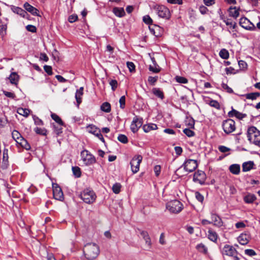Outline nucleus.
<instances>
[{
    "label": "nucleus",
    "mask_w": 260,
    "mask_h": 260,
    "mask_svg": "<svg viewBox=\"0 0 260 260\" xmlns=\"http://www.w3.org/2000/svg\"><path fill=\"white\" fill-rule=\"evenodd\" d=\"M101 109L104 112H109L111 110V105L109 103H104L101 106Z\"/></svg>",
    "instance_id": "obj_39"
},
{
    "label": "nucleus",
    "mask_w": 260,
    "mask_h": 260,
    "mask_svg": "<svg viewBox=\"0 0 260 260\" xmlns=\"http://www.w3.org/2000/svg\"><path fill=\"white\" fill-rule=\"evenodd\" d=\"M19 143L23 148L26 150H29L31 148L30 144L28 143L27 141L23 138L20 139V142Z\"/></svg>",
    "instance_id": "obj_32"
},
{
    "label": "nucleus",
    "mask_w": 260,
    "mask_h": 260,
    "mask_svg": "<svg viewBox=\"0 0 260 260\" xmlns=\"http://www.w3.org/2000/svg\"><path fill=\"white\" fill-rule=\"evenodd\" d=\"M256 199V196L251 193H248L244 198V201L245 203L248 204H251L253 203Z\"/></svg>",
    "instance_id": "obj_27"
},
{
    "label": "nucleus",
    "mask_w": 260,
    "mask_h": 260,
    "mask_svg": "<svg viewBox=\"0 0 260 260\" xmlns=\"http://www.w3.org/2000/svg\"><path fill=\"white\" fill-rule=\"evenodd\" d=\"M109 84L111 86L112 90L113 91H115L116 88L117 87V81L116 80H111L110 81Z\"/></svg>",
    "instance_id": "obj_53"
},
{
    "label": "nucleus",
    "mask_w": 260,
    "mask_h": 260,
    "mask_svg": "<svg viewBox=\"0 0 260 260\" xmlns=\"http://www.w3.org/2000/svg\"><path fill=\"white\" fill-rule=\"evenodd\" d=\"M3 93L5 95H6L7 97L11 98V99H14L15 98V94L13 92H9L7 91H3Z\"/></svg>",
    "instance_id": "obj_59"
},
{
    "label": "nucleus",
    "mask_w": 260,
    "mask_h": 260,
    "mask_svg": "<svg viewBox=\"0 0 260 260\" xmlns=\"http://www.w3.org/2000/svg\"><path fill=\"white\" fill-rule=\"evenodd\" d=\"M119 104H120V107L121 109H123L124 108L125 106V96H122L120 99H119Z\"/></svg>",
    "instance_id": "obj_58"
},
{
    "label": "nucleus",
    "mask_w": 260,
    "mask_h": 260,
    "mask_svg": "<svg viewBox=\"0 0 260 260\" xmlns=\"http://www.w3.org/2000/svg\"><path fill=\"white\" fill-rule=\"evenodd\" d=\"M157 15L159 17L169 19L170 16L169 10L165 6H159L157 8Z\"/></svg>",
    "instance_id": "obj_12"
},
{
    "label": "nucleus",
    "mask_w": 260,
    "mask_h": 260,
    "mask_svg": "<svg viewBox=\"0 0 260 260\" xmlns=\"http://www.w3.org/2000/svg\"><path fill=\"white\" fill-rule=\"evenodd\" d=\"M175 79L177 82L180 83L186 84L188 82V80L186 78L181 76H176Z\"/></svg>",
    "instance_id": "obj_50"
},
{
    "label": "nucleus",
    "mask_w": 260,
    "mask_h": 260,
    "mask_svg": "<svg viewBox=\"0 0 260 260\" xmlns=\"http://www.w3.org/2000/svg\"><path fill=\"white\" fill-rule=\"evenodd\" d=\"M9 79L11 84L17 85L19 81V76L17 73L14 72L11 74Z\"/></svg>",
    "instance_id": "obj_26"
},
{
    "label": "nucleus",
    "mask_w": 260,
    "mask_h": 260,
    "mask_svg": "<svg viewBox=\"0 0 260 260\" xmlns=\"http://www.w3.org/2000/svg\"><path fill=\"white\" fill-rule=\"evenodd\" d=\"M11 9L14 13H16V14L21 16L22 17H23L24 18L26 16V15H28L27 12L21 8L13 6L11 8Z\"/></svg>",
    "instance_id": "obj_22"
},
{
    "label": "nucleus",
    "mask_w": 260,
    "mask_h": 260,
    "mask_svg": "<svg viewBox=\"0 0 260 260\" xmlns=\"http://www.w3.org/2000/svg\"><path fill=\"white\" fill-rule=\"evenodd\" d=\"M113 12L119 17H123L125 15L124 9L122 8H114L113 9Z\"/></svg>",
    "instance_id": "obj_30"
},
{
    "label": "nucleus",
    "mask_w": 260,
    "mask_h": 260,
    "mask_svg": "<svg viewBox=\"0 0 260 260\" xmlns=\"http://www.w3.org/2000/svg\"><path fill=\"white\" fill-rule=\"evenodd\" d=\"M32 116V119L34 121V123L37 125H43L44 122L43 121L39 118L36 115H31Z\"/></svg>",
    "instance_id": "obj_42"
},
{
    "label": "nucleus",
    "mask_w": 260,
    "mask_h": 260,
    "mask_svg": "<svg viewBox=\"0 0 260 260\" xmlns=\"http://www.w3.org/2000/svg\"><path fill=\"white\" fill-rule=\"evenodd\" d=\"M152 60L154 63H155V60L154 59H152ZM154 67L151 65H150L149 66V70L153 73H157L159 72L160 71L159 67L158 65L155 64V63H154Z\"/></svg>",
    "instance_id": "obj_40"
},
{
    "label": "nucleus",
    "mask_w": 260,
    "mask_h": 260,
    "mask_svg": "<svg viewBox=\"0 0 260 260\" xmlns=\"http://www.w3.org/2000/svg\"><path fill=\"white\" fill-rule=\"evenodd\" d=\"M7 31V25H0V35L4 37L6 34Z\"/></svg>",
    "instance_id": "obj_54"
},
{
    "label": "nucleus",
    "mask_w": 260,
    "mask_h": 260,
    "mask_svg": "<svg viewBox=\"0 0 260 260\" xmlns=\"http://www.w3.org/2000/svg\"><path fill=\"white\" fill-rule=\"evenodd\" d=\"M34 132L38 135L41 136H47V130L45 128H41L39 127H36L34 129Z\"/></svg>",
    "instance_id": "obj_33"
},
{
    "label": "nucleus",
    "mask_w": 260,
    "mask_h": 260,
    "mask_svg": "<svg viewBox=\"0 0 260 260\" xmlns=\"http://www.w3.org/2000/svg\"><path fill=\"white\" fill-rule=\"evenodd\" d=\"M245 253L250 256L256 255L255 252L253 249H247L245 250Z\"/></svg>",
    "instance_id": "obj_61"
},
{
    "label": "nucleus",
    "mask_w": 260,
    "mask_h": 260,
    "mask_svg": "<svg viewBox=\"0 0 260 260\" xmlns=\"http://www.w3.org/2000/svg\"><path fill=\"white\" fill-rule=\"evenodd\" d=\"M211 218L214 224L220 226L222 225V221L220 218L216 214H212Z\"/></svg>",
    "instance_id": "obj_31"
},
{
    "label": "nucleus",
    "mask_w": 260,
    "mask_h": 260,
    "mask_svg": "<svg viewBox=\"0 0 260 260\" xmlns=\"http://www.w3.org/2000/svg\"><path fill=\"white\" fill-rule=\"evenodd\" d=\"M17 114H22L23 112V114H29L30 113V110L28 109H23L22 108H19L17 109Z\"/></svg>",
    "instance_id": "obj_55"
},
{
    "label": "nucleus",
    "mask_w": 260,
    "mask_h": 260,
    "mask_svg": "<svg viewBox=\"0 0 260 260\" xmlns=\"http://www.w3.org/2000/svg\"><path fill=\"white\" fill-rule=\"evenodd\" d=\"M206 178V175L204 172L198 170L193 175V181L198 182L201 185H203Z\"/></svg>",
    "instance_id": "obj_9"
},
{
    "label": "nucleus",
    "mask_w": 260,
    "mask_h": 260,
    "mask_svg": "<svg viewBox=\"0 0 260 260\" xmlns=\"http://www.w3.org/2000/svg\"><path fill=\"white\" fill-rule=\"evenodd\" d=\"M235 124V121L231 119L224 120L222 124L224 132L226 134H229L234 131L236 128Z\"/></svg>",
    "instance_id": "obj_5"
},
{
    "label": "nucleus",
    "mask_w": 260,
    "mask_h": 260,
    "mask_svg": "<svg viewBox=\"0 0 260 260\" xmlns=\"http://www.w3.org/2000/svg\"><path fill=\"white\" fill-rule=\"evenodd\" d=\"M139 231L141 235L143 237V238L145 241L146 244H147L148 247L150 248L151 245V242L150 238L148 235V232L145 231H141L140 230Z\"/></svg>",
    "instance_id": "obj_21"
},
{
    "label": "nucleus",
    "mask_w": 260,
    "mask_h": 260,
    "mask_svg": "<svg viewBox=\"0 0 260 260\" xmlns=\"http://www.w3.org/2000/svg\"><path fill=\"white\" fill-rule=\"evenodd\" d=\"M117 139L119 141L123 144H126L128 142L127 137L125 135L123 134L119 135Z\"/></svg>",
    "instance_id": "obj_46"
},
{
    "label": "nucleus",
    "mask_w": 260,
    "mask_h": 260,
    "mask_svg": "<svg viewBox=\"0 0 260 260\" xmlns=\"http://www.w3.org/2000/svg\"><path fill=\"white\" fill-rule=\"evenodd\" d=\"M259 131L254 126L250 127L247 131V137L250 142H252L253 136L256 134H258Z\"/></svg>",
    "instance_id": "obj_17"
},
{
    "label": "nucleus",
    "mask_w": 260,
    "mask_h": 260,
    "mask_svg": "<svg viewBox=\"0 0 260 260\" xmlns=\"http://www.w3.org/2000/svg\"><path fill=\"white\" fill-rule=\"evenodd\" d=\"M152 93L160 99H163L164 98L162 91L158 88H153L152 90Z\"/></svg>",
    "instance_id": "obj_35"
},
{
    "label": "nucleus",
    "mask_w": 260,
    "mask_h": 260,
    "mask_svg": "<svg viewBox=\"0 0 260 260\" xmlns=\"http://www.w3.org/2000/svg\"><path fill=\"white\" fill-rule=\"evenodd\" d=\"M142 156L141 155L134 157L131 162V170L133 173H137L139 170L140 164L142 160Z\"/></svg>",
    "instance_id": "obj_7"
},
{
    "label": "nucleus",
    "mask_w": 260,
    "mask_h": 260,
    "mask_svg": "<svg viewBox=\"0 0 260 260\" xmlns=\"http://www.w3.org/2000/svg\"><path fill=\"white\" fill-rule=\"evenodd\" d=\"M83 94V87H81L79 89H77L75 94V98L77 103V105L82 102V96Z\"/></svg>",
    "instance_id": "obj_23"
},
{
    "label": "nucleus",
    "mask_w": 260,
    "mask_h": 260,
    "mask_svg": "<svg viewBox=\"0 0 260 260\" xmlns=\"http://www.w3.org/2000/svg\"><path fill=\"white\" fill-rule=\"evenodd\" d=\"M81 157L86 165H89L95 162V157L86 150L81 151Z\"/></svg>",
    "instance_id": "obj_4"
},
{
    "label": "nucleus",
    "mask_w": 260,
    "mask_h": 260,
    "mask_svg": "<svg viewBox=\"0 0 260 260\" xmlns=\"http://www.w3.org/2000/svg\"><path fill=\"white\" fill-rule=\"evenodd\" d=\"M157 78H158L157 76H156V77L150 76L148 77V81L150 84H151V85H154V83L156 82Z\"/></svg>",
    "instance_id": "obj_63"
},
{
    "label": "nucleus",
    "mask_w": 260,
    "mask_h": 260,
    "mask_svg": "<svg viewBox=\"0 0 260 260\" xmlns=\"http://www.w3.org/2000/svg\"><path fill=\"white\" fill-rule=\"evenodd\" d=\"M121 185L119 183H116L112 186V190L116 194L119 193L120 191Z\"/></svg>",
    "instance_id": "obj_43"
},
{
    "label": "nucleus",
    "mask_w": 260,
    "mask_h": 260,
    "mask_svg": "<svg viewBox=\"0 0 260 260\" xmlns=\"http://www.w3.org/2000/svg\"><path fill=\"white\" fill-rule=\"evenodd\" d=\"M183 133L187 136H188V137H193L194 135H195V133L193 131H192V130H191L189 128H184L183 129Z\"/></svg>",
    "instance_id": "obj_49"
},
{
    "label": "nucleus",
    "mask_w": 260,
    "mask_h": 260,
    "mask_svg": "<svg viewBox=\"0 0 260 260\" xmlns=\"http://www.w3.org/2000/svg\"><path fill=\"white\" fill-rule=\"evenodd\" d=\"M254 165V163L253 161L249 160L244 162L242 166V171L244 172L249 171L253 169Z\"/></svg>",
    "instance_id": "obj_19"
},
{
    "label": "nucleus",
    "mask_w": 260,
    "mask_h": 260,
    "mask_svg": "<svg viewBox=\"0 0 260 260\" xmlns=\"http://www.w3.org/2000/svg\"><path fill=\"white\" fill-rule=\"evenodd\" d=\"M239 24L241 27L247 30H253L255 29V27L254 24L246 17L241 18Z\"/></svg>",
    "instance_id": "obj_11"
},
{
    "label": "nucleus",
    "mask_w": 260,
    "mask_h": 260,
    "mask_svg": "<svg viewBox=\"0 0 260 260\" xmlns=\"http://www.w3.org/2000/svg\"><path fill=\"white\" fill-rule=\"evenodd\" d=\"M72 170L73 175L76 178H79L81 176V169L79 167H77V166L72 167Z\"/></svg>",
    "instance_id": "obj_36"
},
{
    "label": "nucleus",
    "mask_w": 260,
    "mask_h": 260,
    "mask_svg": "<svg viewBox=\"0 0 260 260\" xmlns=\"http://www.w3.org/2000/svg\"><path fill=\"white\" fill-rule=\"evenodd\" d=\"M260 94L258 92H253V93H250L247 94L246 95V97L247 99H251V100H255L258 96H259Z\"/></svg>",
    "instance_id": "obj_45"
},
{
    "label": "nucleus",
    "mask_w": 260,
    "mask_h": 260,
    "mask_svg": "<svg viewBox=\"0 0 260 260\" xmlns=\"http://www.w3.org/2000/svg\"><path fill=\"white\" fill-rule=\"evenodd\" d=\"M8 150L4 149L3 151V162L1 165V168L3 170H5L8 168Z\"/></svg>",
    "instance_id": "obj_16"
},
{
    "label": "nucleus",
    "mask_w": 260,
    "mask_h": 260,
    "mask_svg": "<svg viewBox=\"0 0 260 260\" xmlns=\"http://www.w3.org/2000/svg\"><path fill=\"white\" fill-rule=\"evenodd\" d=\"M252 142L255 145L260 146V131L253 136Z\"/></svg>",
    "instance_id": "obj_38"
},
{
    "label": "nucleus",
    "mask_w": 260,
    "mask_h": 260,
    "mask_svg": "<svg viewBox=\"0 0 260 260\" xmlns=\"http://www.w3.org/2000/svg\"><path fill=\"white\" fill-rule=\"evenodd\" d=\"M150 31L156 37L160 36V33H157V31H160L161 28L158 25H154L153 26H149Z\"/></svg>",
    "instance_id": "obj_37"
},
{
    "label": "nucleus",
    "mask_w": 260,
    "mask_h": 260,
    "mask_svg": "<svg viewBox=\"0 0 260 260\" xmlns=\"http://www.w3.org/2000/svg\"><path fill=\"white\" fill-rule=\"evenodd\" d=\"M240 8L236 7H230L228 9V12L230 16L237 18L240 14Z\"/></svg>",
    "instance_id": "obj_18"
},
{
    "label": "nucleus",
    "mask_w": 260,
    "mask_h": 260,
    "mask_svg": "<svg viewBox=\"0 0 260 260\" xmlns=\"http://www.w3.org/2000/svg\"><path fill=\"white\" fill-rule=\"evenodd\" d=\"M157 128V125L153 123L144 125L143 129L145 133H148L151 130H154Z\"/></svg>",
    "instance_id": "obj_29"
},
{
    "label": "nucleus",
    "mask_w": 260,
    "mask_h": 260,
    "mask_svg": "<svg viewBox=\"0 0 260 260\" xmlns=\"http://www.w3.org/2000/svg\"><path fill=\"white\" fill-rule=\"evenodd\" d=\"M185 124L190 128H193L194 126V120L190 115H186Z\"/></svg>",
    "instance_id": "obj_28"
},
{
    "label": "nucleus",
    "mask_w": 260,
    "mask_h": 260,
    "mask_svg": "<svg viewBox=\"0 0 260 260\" xmlns=\"http://www.w3.org/2000/svg\"><path fill=\"white\" fill-rule=\"evenodd\" d=\"M26 28L27 31L31 32H36L37 28L36 26L32 25H28L26 26Z\"/></svg>",
    "instance_id": "obj_60"
},
{
    "label": "nucleus",
    "mask_w": 260,
    "mask_h": 260,
    "mask_svg": "<svg viewBox=\"0 0 260 260\" xmlns=\"http://www.w3.org/2000/svg\"><path fill=\"white\" fill-rule=\"evenodd\" d=\"M51 126L53 129V132L56 135V137H58L62 133V126L60 125H57L55 123H51Z\"/></svg>",
    "instance_id": "obj_20"
},
{
    "label": "nucleus",
    "mask_w": 260,
    "mask_h": 260,
    "mask_svg": "<svg viewBox=\"0 0 260 260\" xmlns=\"http://www.w3.org/2000/svg\"><path fill=\"white\" fill-rule=\"evenodd\" d=\"M184 169L188 172L194 171L198 167L197 161L193 159H188L182 165Z\"/></svg>",
    "instance_id": "obj_8"
},
{
    "label": "nucleus",
    "mask_w": 260,
    "mask_h": 260,
    "mask_svg": "<svg viewBox=\"0 0 260 260\" xmlns=\"http://www.w3.org/2000/svg\"><path fill=\"white\" fill-rule=\"evenodd\" d=\"M83 253L87 259L92 260L98 257V245L93 243H87L83 249Z\"/></svg>",
    "instance_id": "obj_1"
},
{
    "label": "nucleus",
    "mask_w": 260,
    "mask_h": 260,
    "mask_svg": "<svg viewBox=\"0 0 260 260\" xmlns=\"http://www.w3.org/2000/svg\"><path fill=\"white\" fill-rule=\"evenodd\" d=\"M229 170L233 174L238 175L240 172V166L239 164H233L230 166Z\"/></svg>",
    "instance_id": "obj_24"
},
{
    "label": "nucleus",
    "mask_w": 260,
    "mask_h": 260,
    "mask_svg": "<svg viewBox=\"0 0 260 260\" xmlns=\"http://www.w3.org/2000/svg\"><path fill=\"white\" fill-rule=\"evenodd\" d=\"M196 248L199 251L205 254L207 253V247L202 243L198 244L196 246Z\"/></svg>",
    "instance_id": "obj_41"
},
{
    "label": "nucleus",
    "mask_w": 260,
    "mask_h": 260,
    "mask_svg": "<svg viewBox=\"0 0 260 260\" xmlns=\"http://www.w3.org/2000/svg\"><path fill=\"white\" fill-rule=\"evenodd\" d=\"M143 21L147 24H151L152 23V20L149 15H145L143 17Z\"/></svg>",
    "instance_id": "obj_51"
},
{
    "label": "nucleus",
    "mask_w": 260,
    "mask_h": 260,
    "mask_svg": "<svg viewBox=\"0 0 260 260\" xmlns=\"http://www.w3.org/2000/svg\"><path fill=\"white\" fill-rule=\"evenodd\" d=\"M195 196L196 198L198 201L201 203H203L204 200V197L201 193H200L199 191H196L195 192Z\"/></svg>",
    "instance_id": "obj_52"
},
{
    "label": "nucleus",
    "mask_w": 260,
    "mask_h": 260,
    "mask_svg": "<svg viewBox=\"0 0 260 260\" xmlns=\"http://www.w3.org/2000/svg\"><path fill=\"white\" fill-rule=\"evenodd\" d=\"M23 7L24 9L34 16H39V11L37 9L30 5L28 3H24Z\"/></svg>",
    "instance_id": "obj_14"
},
{
    "label": "nucleus",
    "mask_w": 260,
    "mask_h": 260,
    "mask_svg": "<svg viewBox=\"0 0 260 260\" xmlns=\"http://www.w3.org/2000/svg\"><path fill=\"white\" fill-rule=\"evenodd\" d=\"M127 66L131 72H132L135 70V66L134 63L132 62H127Z\"/></svg>",
    "instance_id": "obj_62"
},
{
    "label": "nucleus",
    "mask_w": 260,
    "mask_h": 260,
    "mask_svg": "<svg viewBox=\"0 0 260 260\" xmlns=\"http://www.w3.org/2000/svg\"><path fill=\"white\" fill-rule=\"evenodd\" d=\"M250 235L248 234H241L238 237V241L241 245H246L249 241Z\"/></svg>",
    "instance_id": "obj_15"
},
{
    "label": "nucleus",
    "mask_w": 260,
    "mask_h": 260,
    "mask_svg": "<svg viewBox=\"0 0 260 260\" xmlns=\"http://www.w3.org/2000/svg\"><path fill=\"white\" fill-rule=\"evenodd\" d=\"M199 11L202 14H205L208 12V9L204 6H201L199 8Z\"/></svg>",
    "instance_id": "obj_64"
},
{
    "label": "nucleus",
    "mask_w": 260,
    "mask_h": 260,
    "mask_svg": "<svg viewBox=\"0 0 260 260\" xmlns=\"http://www.w3.org/2000/svg\"><path fill=\"white\" fill-rule=\"evenodd\" d=\"M208 238L210 240L216 242L218 238V235L215 231L209 229L208 231Z\"/></svg>",
    "instance_id": "obj_25"
},
{
    "label": "nucleus",
    "mask_w": 260,
    "mask_h": 260,
    "mask_svg": "<svg viewBox=\"0 0 260 260\" xmlns=\"http://www.w3.org/2000/svg\"><path fill=\"white\" fill-rule=\"evenodd\" d=\"M52 119L56 122L57 125H65L64 122L62 120L61 118L58 115H50Z\"/></svg>",
    "instance_id": "obj_34"
},
{
    "label": "nucleus",
    "mask_w": 260,
    "mask_h": 260,
    "mask_svg": "<svg viewBox=\"0 0 260 260\" xmlns=\"http://www.w3.org/2000/svg\"><path fill=\"white\" fill-rule=\"evenodd\" d=\"M219 56L223 59H228L229 57V53L228 50L222 49L219 52Z\"/></svg>",
    "instance_id": "obj_44"
},
{
    "label": "nucleus",
    "mask_w": 260,
    "mask_h": 260,
    "mask_svg": "<svg viewBox=\"0 0 260 260\" xmlns=\"http://www.w3.org/2000/svg\"><path fill=\"white\" fill-rule=\"evenodd\" d=\"M79 197L85 203L90 204L93 203L96 198L95 193L89 189H86L80 192Z\"/></svg>",
    "instance_id": "obj_2"
},
{
    "label": "nucleus",
    "mask_w": 260,
    "mask_h": 260,
    "mask_svg": "<svg viewBox=\"0 0 260 260\" xmlns=\"http://www.w3.org/2000/svg\"><path fill=\"white\" fill-rule=\"evenodd\" d=\"M78 19V16L75 14L71 15L69 16L68 18V21L70 23H73L75 22Z\"/></svg>",
    "instance_id": "obj_57"
},
{
    "label": "nucleus",
    "mask_w": 260,
    "mask_h": 260,
    "mask_svg": "<svg viewBox=\"0 0 260 260\" xmlns=\"http://www.w3.org/2000/svg\"><path fill=\"white\" fill-rule=\"evenodd\" d=\"M222 252L223 254L232 256L237 253V251L233 246L226 244L224 246Z\"/></svg>",
    "instance_id": "obj_13"
},
{
    "label": "nucleus",
    "mask_w": 260,
    "mask_h": 260,
    "mask_svg": "<svg viewBox=\"0 0 260 260\" xmlns=\"http://www.w3.org/2000/svg\"><path fill=\"white\" fill-rule=\"evenodd\" d=\"M44 69L45 71L48 74V75H52L53 74L52 67L51 66L45 65L44 66Z\"/></svg>",
    "instance_id": "obj_56"
},
{
    "label": "nucleus",
    "mask_w": 260,
    "mask_h": 260,
    "mask_svg": "<svg viewBox=\"0 0 260 260\" xmlns=\"http://www.w3.org/2000/svg\"><path fill=\"white\" fill-rule=\"evenodd\" d=\"M142 124L143 119L141 117L135 116L131 125V129L134 133H135L138 131L139 128L141 127Z\"/></svg>",
    "instance_id": "obj_10"
},
{
    "label": "nucleus",
    "mask_w": 260,
    "mask_h": 260,
    "mask_svg": "<svg viewBox=\"0 0 260 260\" xmlns=\"http://www.w3.org/2000/svg\"><path fill=\"white\" fill-rule=\"evenodd\" d=\"M182 204L178 200H175L168 203L166 208L173 213H178L182 209Z\"/></svg>",
    "instance_id": "obj_3"
},
{
    "label": "nucleus",
    "mask_w": 260,
    "mask_h": 260,
    "mask_svg": "<svg viewBox=\"0 0 260 260\" xmlns=\"http://www.w3.org/2000/svg\"><path fill=\"white\" fill-rule=\"evenodd\" d=\"M3 117L0 118V128H3L5 126L6 124L8 122L7 117L5 115H4Z\"/></svg>",
    "instance_id": "obj_47"
},
{
    "label": "nucleus",
    "mask_w": 260,
    "mask_h": 260,
    "mask_svg": "<svg viewBox=\"0 0 260 260\" xmlns=\"http://www.w3.org/2000/svg\"><path fill=\"white\" fill-rule=\"evenodd\" d=\"M12 136L14 140L16 141V139H19V138L22 139L23 138L21 134L16 130H14L12 133Z\"/></svg>",
    "instance_id": "obj_48"
},
{
    "label": "nucleus",
    "mask_w": 260,
    "mask_h": 260,
    "mask_svg": "<svg viewBox=\"0 0 260 260\" xmlns=\"http://www.w3.org/2000/svg\"><path fill=\"white\" fill-rule=\"evenodd\" d=\"M53 195L54 198L60 201L64 199L63 193L61 187L57 183H52Z\"/></svg>",
    "instance_id": "obj_6"
}]
</instances>
